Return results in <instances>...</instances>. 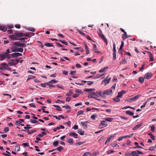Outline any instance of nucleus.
Wrapping results in <instances>:
<instances>
[{"label": "nucleus", "mask_w": 156, "mask_h": 156, "mask_svg": "<svg viewBox=\"0 0 156 156\" xmlns=\"http://www.w3.org/2000/svg\"><path fill=\"white\" fill-rule=\"evenodd\" d=\"M107 125L108 124L105 123V121L103 120L101 121V123L99 124L98 126L99 128H101L107 126Z\"/></svg>", "instance_id": "obj_5"}, {"label": "nucleus", "mask_w": 156, "mask_h": 156, "mask_svg": "<svg viewBox=\"0 0 156 156\" xmlns=\"http://www.w3.org/2000/svg\"><path fill=\"white\" fill-rule=\"evenodd\" d=\"M85 48L86 50V54L88 55L89 53V51L88 47L87 44H85Z\"/></svg>", "instance_id": "obj_23"}, {"label": "nucleus", "mask_w": 156, "mask_h": 156, "mask_svg": "<svg viewBox=\"0 0 156 156\" xmlns=\"http://www.w3.org/2000/svg\"><path fill=\"white\" fill-rule=\"evenodd\" d=\"M62 107L63 108H65L66 109L71 108V107L69 106H68V105L63 106H62Z\"/></svg>", "instance_id": "obj_61"}, {"label": "nucleus", "mask_w": 156, "mask_h": 156, "mask_svg": "<svg viewBox=\"0 0 156 156\" xmlns=\"http://www.w3.org/2000/svg\"><path fill=\"white\" fill-rule=\"evenodd\" d=\"M97 95L94 92H90L88 96L89 98H96L97 97Z\"/></svg>", "instance_id": "obj_7"}, {"label": "nucleus", "mask_w": 156, "mask_h": 156, "mask_svg": "<svg viewBox=\"0 0 156 156\" xmlns=\"http://www.w3.org/2000/svg\"><path fill=\"white\" fill-rule=\"evenodd\" d=\"M11 57V54L10 55H6V58H7L8 59H10Z\"/></svg>", "instance_id": "obj_59"}, {"label": "nucleus", "mask_w": 156, "mask_h": 156, "mask_svg": "<svg viewBox=\"0 0 156 156\" xmlns=\"http://www.w3.org/2000/svg\"><path fill=\"white\" fill-rule=\"evenodd\" d=\"M11 55L12 58H14L21 56L22 55V54L19 53H15L11 54Z\"/></svg>", "instance_id": "obj_10"}, {"label": "nucleus", "mask_w": 156, "mask_h": 156, "mask_svg": "<svg viewBox=\"0 0 156 156\" xmlns=\"http://www.w3.org/2000/svg\"><path fill=\"white\" fill-rule=\"evenodd\" d=\"M26 29L32 32H34L35 31V29L34 28L31 27H27L26 28Z\"/></svg>", "instance_id": "obj_22"}, {"label": "nucleus", "mask_w": 156, "mask_h": 156, "mask_svg": "<svg viewBox=\"0 0 156 156\" xmlns=\"http://www.w3.org/2000/svg\"><path fill=\"white\" fill-rule=\"evenodd\" d=\"M108 66L104 67L102 69L100 70H99V72L100 73H102L105 72V69H108Z\"/></svg>", "instance_id": "obj_29"}, {"label": "nucleus", "mask_w": 156, "mask_h": 156, "mask_svg": "<svg viewBox=\"0 0 156 156\" xmlns=\"http://www.w3.org/2000/svg\"><path fill=\"white\" fill-rule=\"evenodd\" d=\"M9 130V128L7 127H5V128L4 129V131L5 132V133H6L7 132H8Z\"/></svg>", "instance_id": "obj_57"}, {"label": "nucleus", "mask_w": 156, "mask_h": 156, "mask_svg": "<svg viewBox=\"0 0 156 156\" xmlns=\"http://www.w3.org/2000/svg\"><path fill=\"white\" fill-rule=\"evenodd\" d=\"M108 76L104 80H103L102 82V83H105L104 85L105 86L107 84H108L109 83V81L110 80L111 78L110 77V78H108Z\"/></svg>", "instance_id": "obj_8"}, {"label": "nucleus", "mask_w": 156, "mask_h": 156, "mask_svg": "<svg viewBox=\"0 0 156 156\" xmlns=\"http://www.w3.org/2000/svg\"><path fill=\"white\" fill-rule=\"evenodd\" d=\"M30 122L33 123H36L38 122V121L34 119H30Z\"/></svg>", "instance_id": "obj_45"}, {"label": "nucleus", "mask_w": 156, "mask_h": 156, "mask_svg": "<svg viewBox=\"0 0 156 156\" xmlns=\"http://www.w3.org/2000/svg\"><path fill=\"white\" fill-rule=\"evenodd\" d=\"M72 94H73V93L72 92V91L70 90L69 93H68L66 94V95L68 96H70Z\"/></svg>", "instance_id": "obj_48"}, {"label": "nucleus", "mask_w": 156, "mask_h": 156, "mask_svg": "<svg viewBox=\"0 0 156 156\" xmlns=\"http://www.w3.org/2000/svg\"><path fill=\"white\" fill-rule=\"evenodd\" d=\"M67 141L69 143L73 144V140L72 139L68 138L67 139Z\"/></svg>", "instance_id": "obj_36"}, {"label": "nucleus", "mask_w": 156, "mask_h": 156, "mask_svg": "<svg viewBox=\"0 0 156 156\" xmlns=\"http://www.w3.org/2000/svg\"><path fill=\"white\" fill-rule=\"evenodd\" d=\"M17 62H18L16 59H12L9 60L8 64L9 66H11L16 65Z\"/></svg>", "instance_id": "obj_4"}, {"label": "nucleus", "mask_w": 156, "mask_h": 156, "mask_svg": "<svg viewBox=\"0 0 156 156\" xmlns=\"http://www.w3.org/2000/svg\"><path fill=\"white\" fill-rule=\"evenodd\" d=\"M115 44L114 43L113 44V52H116V50L115 49Z\"/></svg>", "instance_id": "obj_53"}, {"label": "nucleus", "mask_w": 156, "mask_h": 156, "mask_svg": "<svg viewBox=\"0 0 156 156\" xmlns=\"http://www.w3.org/2000/svg\"><path fill=\"white\" fill-rule=\"evenodd\" d=\"M95 90V89L94 88H86L84 89V91L86 92H89L91 91H94Z\"/></svg>", "instance_id": "obj_26"}, {"label": "nucleus", "mask_w": 156, "mask_h": 156, "mask_svg": "<svg viewBox=\"0 0 156 156\" xmlns=\"http://www.w3.org/2000/svg\"><path fill=\"white\" fill-rule=\"evenodd\" d=\"M155 126L154 125H153L151 128V130L152 131H154V130Z\"/></svg>", "instance_id": "obj_63"}, {"label": "nucleus", "mask_w": 156, "mask_h": 156, "mask_svg": "<svg viewBox=\"0 0 156 156\" xmlns=\"http://www.w3.org/2000/svg\"><path fill=\"white\" fill-rule=\"evenodd\" d=\"M96 94L97 95V97H98V96L101 97H104L103 93L102 94V92L101 91H98L96 92Z\"/></svg>", "instance_id": "obj_17"}, {"label": "nucleus", "mask_w": 156, "mask_h": 156, "mask_svg": "<svg viewBox=\"0 0 156 156\" xmlns=\"http://www.w3.org/2000/svg\"><path fill=\"white\" fill-rule=\"evenodd\" d=\"M15 150L16 152L19 151L20 150V146L19 145H16L15 147Z\"/></svg>", "instance_id": "obj_33"}, {"label": "nucleus", "mask_w": 156, "mask_h": 156, "mask_svg": "<svg viewBox=\"0 0 156 156\" xmlns=\"http://www.w3.org/2000/svg\"><path fill=\"white\" fill-rule=\"evenodd\" d=\"M137 153V151H133L131 153V154L132 156H136Z\"/></svg>", "instance_id": "obj_38"}, {"label": "nucleus", "mask_w": 156, "mask_h": 156, "mask_svg": "<svg viewBox=\"0 0 156 156\" xmlns=\"http://www.w3.org/2000/svg\"><path fill=\"white\" fill-rule=\"evenodd\" d=\"M75 92L76 93H78L79 94H81L82 93V91L81 90L77 89L75 90Z\"/></svg>", "instance_id": "obj_54"}, {"label": "nucleus", "mask_w": 156, "mask_h": 156, "mask_svg": "<svg viewBox=\"0 0 156 156\" xmlns=\"http://www.w3.org/2000/svg\"><path fill=\"white\" fill-rule=\"evenodd\" d=\"M23 51V49L21 48H15L12 50V52H22Z\"/></svg>", "instance_id": "obj_9"}, {"label": "nucleus", "mask_w": 156, "mask_h": 156, "mask_svg": "<svg viewBox=\"0 0 156 156\" xmlns=\"http://www.w3.org/2000/svg\"><path fill=\"white\" fill-rule=\"evenodd\" d=\"M6 152L7 153V154L2 153V154H4L5 156H11V154L10 152H9V151H6Z\"/></svg>", "instance_id": "obj_39"}, {"label": "nucleus", "mask_w": 156, "mask_h": 156, "mask_svg": "<svg viewBox=\"0 0 156 156\" xmlns=\"http://www.w3.org/2000/svg\"><path fill=\"white\" fill-rule=\"evenodd\" d=\"M14 45L16 46L21 47H25L26 45H25L24 44L21 43L19 42H16L14 43Z\"/></svg>", "instance_id": "obj_6"}, {"label": "nucleus", "mask_w": 156, "mask_h": 156, "mask_svg": "<svg viewBox=\"0 0 156 156\" xmlns=\"http://www.w3.org/2000/svg\"><path fill=\"white\" fill-rule=\"evenodd\" d=\"M127 61L125 59H122L120 62V64H124L127 63Z\"/></svg>", "instance_id": "obj_31"}, {"label": "nucleus", "mask_w": 156, "mask_h": 156, "mask_svg": "<svg viewBox=\"0 0 156 156\" xmlns=\"http://www.w3.org/2000/svg\"><path fill=\"white\" fill-rule=\"evenodd\" d=\"M141 96V95H136V96H134V97L131 98L130 99V101H136L137 99H138L139 97H140Z\"/></svg>", "instance_id": "obj_19"}, {"label": "nucleus", "mask_w": 156, "mask_h": 156, "mask_svg": "<svg viewBox=\"0 0 156 156\" xmlns=\"http://www.w3.org/2000/svg\"><path fill=\"white\" fill-rule=\"evenodd\" d=\"M126 91L124 90H122L121 91L118 93L117 97L118 98H121L123 94H126Z\"/></svg>", "instance_id": "obj_13"}, {"label": "nucleus", "mask_w": 156, "mask_h": 156, "mask_svg": "<svg viewBox=\"0 0 156 156\" xmlns=\"http://www.w3.org/2000/svg\"><path fill=\"white\" fill-rule=\"evenodd\" d=\"M44 45L48 47H53V45L52 43H47L44 44Z\"/></svg>", "instance_id": "obj_27"}, {"label": "nucleus", "mask_w": 156, "mask_h": 156, "mask_svg": "<svg viewBox=\"0 0 156 156\" xmlns=\"http://www.w3.org/2000/svg\"><path fill=\"white\" fill-rule=\"evenodd\" d=\"M152 75L151 73H148L145 75L144 78L147 79H149L151 78Z\"/></svg>", "instance_id": "obj_14"}, {"label": "nucleus", "mask_w": 156, "mask_h": 156, "mask_svg": "<svg viewBox=\"0 0 156 156\" xmlns=\"http://www.w3.org/2000/svg\"><path fill=\"white\" fill-rule=\"evenodd\" d=\"M139 81L141 83H143L144 81V79L143 77H140L139 78Z\"/></svg>", "instance_id": "obj_40"}, {"label": "nucleus", "mask_w": 156, "mask_h": 156, "mask_svg": "<svg viewBox=\"0 0 156 156\" xmlns=\"http://www.w3.org/2000/svg\"><path fill=\"white\" fill-rule=\"evenodd\" d=\"M112 89H108L106 90L105 91L103 92L104 96H105V95H110L112 94Z\"/></svg>", "instance_id": "obj_11"}, {"label": "nucleus", "mask_w": 156, "mask_h": 156, "mask_svg": "<svg viewBox=\"0 0 156 156\" xmlns=\"http://www.w3.org/2000/svg\"><path fill=\"white\" fill-rule=\"evenodd\" d=\"M143 125V123H141L133 127V130H135L137 129H138L142 125Z\"/></svg>", "instance_id": "obj_16"}, {"label": "nucleus", "mask_w": 156, "mask_h": 156, "mask_svg": "<svg viewBox=\"0 0 156 156\" xmlns=\"http://www.w3.org/2000/svg\"><path fill=\"white\" fill-rule=\"evenodd\" d=\"M69 135L70 136H73V137L75 138H77L78 137V134L74 132H70L69 133Z\"/></svg>", "instance_id": "obj_15"}, {"label": "nucleus", "mask_w": 156, "mask_h": 156, "mask_svg": "<svg viewBox=\"0 0 156 156\" xmlns=\"http://www.w3.org/2000/svg\"><path fill=\"white\" fill-rule=\"evenodd\" d=\"M114 152V151H113L112 150H109L107 151L106 152V153L107 154H111L112 153H113Z\"/></svg>", "instance_id": "obj_49"}, {"label": "nucleus", "mask_w": 156, "mask_h": 156, "mask_svg": "<svg viewBox=\"0 0 156 156\" xmlns=\"http://www.w3.org/2000/svg\"><path fill=\"white\" fill-rule=\"evenodd\" d=\"M10 53V52L9 50V49L6 50L5 52H3V54H4L5 55H6L8 54L9 53Z\"/></svg>", "instance_id": "obj_51"}, {"label": "nucleus", "mask_w": 156, "mask_h": 156, "mask_svg": "<svg viewBox=\"0 0 156 156\" xmlns=\"http://www.w3.org/2000/svg\"><path fill=\"white\" fill-rule=\"evenodd\" d=\"M35 77V76H32V75H29L28 76V78H27V80L33 79Z\"/></svg>", "instance_id": "obj_44"}, {"label": "nucleus", "mask_w": 156, "mask_h": 156, "mask_svg": "<svg viewBox=\"0 0 156 156\" xmlns=\"http://www.w3.org/2000/svg\"><path fill=\"white\" fill-rule=\"evenodd\" d=\"M53 106L57 108L56 109L58 111H61L62 109L60 108V107L58 105H53Z\"/></svg>", "instance_id": "obj_35"}, {"label": "nucleus", "mask_w": 156, "mask_h": 156, "mask_svg": "<svg viewBox=\"0 0 156 156\" xmlns=\"http://www.w3.org/2000/svg\"><path fill=\"white\" fill-rule=\"evenodd\" d=\"M105 121L111 122L113 121V118H107L105 119Z\"/></svg>", "instance_id": "obj_34"}, {"label": "nucleus", "mask_w": 156, "mask_h": 156, "mask_svg": "<svg viewBox=\"0 0 156 156\" xmlns=\"http://www.w3.org/2000/svg\"><path fill=\"white\" fill-rule=\"evenodd\" d=\"M115 136V134H114L111 135L108 138L105 142V144H106L107 143H109L110 140L113 137Z\"/></svg>", "instance_id": "obj_12"}, {"label": "nucleus", "mask_w": 156, "mask_h": 156, "mask_svg": "<svg viewBox=\"0 0 156 156\" xmlns=\"http://www.w3.org/2000/svg\"><path fill=\"white\" fill-rule=\"evenodd\" d=\"M91 153L90 152H87L84 154L83 155H84V156H88L89 155L91 154Z\"/></svg>", "instance_id": "obj_62"}, {"label": "nucleus", "mask_w": 156, "mask_h": 156, "mask_svg": "<svg viewBox=\"0 0 156 156\" xmlns=\"http://www.w3.org/2000/svg\"><path fill=\"white\" fill-rule=\"evenodd\" d=\"M50 82L51 84H55L58 82V81L55 80H51Z\"/></svg>", "instance_id": "obj_42"}, {"label": "nucleus", "mask_w": 156, "mask_h": 156, "mask_svg": "<svg viewBox=\"0 0 156 156\" xmlns=\"http://www.w3.org/2000/svg\"><path fill=\"white\" fill-rule=\"evenodd\" d=\"M36 131V130H28L27 131V132L29 134H30Z\"/></svg>", "instance_id": "obj_46"}, {"label": "nucleus", "mask_w": 156, "mask_h": 156, "mask_svg": "<svg viewBox=\"0 0 156 156\" xmlns=\"http://www.w3.org/2000/svg\"><path fill=\"white\" fill-rule=\"evenodd\" d=\"M59 41L62 44H65L66 45H68V44L65 41L60 40Z\"/></svg>", "instance_id": "obj_52"}, {"label": "nucleus", "mask_w": 156, "mask_h": 156, "mask_svg": "<svg viewBox=\"0 0 156 156\" xmlns=\"http://www.w3.org/2000/svg\"><path fill=\"white\" fill-rule=\"evenodd\" d=\"M126 113L127 114L131 116L133 115L134 114L133 112L129 111H126Z\"/></svg>", "instance_id": "obj_30"}, {"label": "nucleus", "mask_w": 156, "mask_h": 156, "mask_svg": "<svg viewBox=\"0 0 156 156\" xmlns=\"http://www.w3.org/2000/svg\"><path fill=\"white\" fill-rule=\"evenodd\" d=\"M9 65L5 63H1L0 65V70H8L10 69L9 68H7Z\"/></svg>", "instance_id": "obj_2"}, {"label": "nucleus", "mask_w": 156, "mask_h": 156, "mask_svg": "<svg viewBox=\"0 0 156 156\" xmlns=\"http://www.w3.org/2000/svg\"><path fill=\"white\" fill-rule=\"evenodd\" d=\"M84 131L79 130L78 133L80 135H84Z\"/></svg>", "instance_id": "obj_55"}, {"label": "nucleus", "mask_w": 156, "mask_h": 156, "mask_svg": "<svg viewBox=\"0 0 156 156\" xmlns=\"http://www.w3.org/2000/svg\"><path fill=\"white\" fill-rule=\"evenodd\" d=\"M21 122L19 120H17L16 121V123L17 125H19L20 124Z\"/></svg>", "instance_id": "obj_64"}, {"label": "nucleus", "mask_w": 156, "mask_h": 156, "mask_svg": "<svg viewBox=\"0 0 156 156\" xmlns=\"http://www.w3.org/2000/svg\"><path fill=\"white\" fill-rule=\"evenodd\" d=\"M59 142L58 141L54 142L53 143V145L55 146H57L58 145Z\"/></svg>", "instance_id": "obj_41"}, {"label": "nucleus", "mask_w": 156, "mask_h": 156, "mask_svg": "<svg viewBox=\"0 0 156 156\" xmlns=\"http://www.w3.org/2000/svg\"><path fill=\"white\" fill-rule=\"evenodd\" d=\"M63 147L62 146H59L57 148H56V150H57L58 151H61L63 149Z\"/></svg>", "instance_id": "obj_47"}, {"label": "nucleus", "mask_w": 156, "mask_h": 156, "mask_svg": "<svg viewBox=\"0 0 156 156\" xmlns=\"http://www.w3.org/2000/svg\"><path fill=\"white\" fill-rule=\"evenodd\" d=\"M80 123L82 125L83 127V128L84 129H86L87 128V125L86 124L84 123V122H80Z\"/></svg>", "instance_id": "obj_25"}, {"label": "nucleus", "mask_w": 156, "mask_h": 156, "mask_svg": "<svg viewBox=\"0 0 156 156\" xmlns=\"http://www.w3.org/2000/svg\"><path fill=\"white\" fill-rule=\"evenodd\" d=\"M83 114V111L81 110L78 112L77 113V115H82Z\"/></svg>", "instance_id": "obj_43"}, {"label": "nucleus", "mask_w": 156, "mask_h": 156, "mask_svg": "<svg viewBox=\"0 0 156 156\" xmlns=\"http://www.w3.org/2000/svg\"><path fill=\"white\" fill-rule=\"evenodd\" d=\"M23 34L21 33H16V35L17 36L14 35H11L10 36V38L13 40H16L17 36L21 37L23 36Z\"/></svg>", "instance_id": "obj_3"}, {"label": "nucleus", "mask_w": 156, "mask_h": 156, "mask_svg": "<svg viewBox=\"0 0 156 156\" xmlns=\"http://www.w3.org/2000/svg\"><path fill=\"white\" fill-rule=\"evenodd\" d=\"M111 146L113 147H115L117 146L119 147V145H118L117 143L114 142L112 143L111 144Z\"/></svg>", "instance_id": "obj_28"}, {"label": "nucleus", "mask_w": 156, "mask_h": 156, "mask_svg": "<svg viewBox=\"0 0 156 156\" xmlns=\"http://www.w3.org/2000/svg\"><path fill=\"white\" fill-rule=\"evenodd\" d=\"M122 37L123 40L124 41L125 40L128 38L127 33L126 32L122 35Z\"/></svg>", "instance_id": "obj_21"}, {"label": "nucleus", "mask_w": 156, "mask_h": 156, "mask_svg": "<svg viewBox=\"0 0 156 156\" xmlns=\"http://www.w3.org/2000/svg\"><path fill=\"white\" fill-rule=\"evenodd\" d=\"M113 60H115L116 58V52H113Z\"/></svg>", "instance_id": "obj_56"}, {"label": "nucleus", "mask_w": 156, "mask_h": 156, "mask_svg": "<svg viewBox=\"0 0 156 156\" xmlns=\"http://www.w3.org/2000/svg\"><path fill=\"white\" fill-rule=\"evenodd\" d=\"M99 31L98 32V33L99 36L104 41L106 44H108V41L106 38L105 37L104 35L103 34L102 32L100 29H98Z\"/></svg>", "instance_id": "obj_1"}, {"label": "nucleus", "mask_w": 156, "mask_h": 156, "mask_svg": "<svg viewBox=\"0 0 156 156\" xmlns=\"http://www.w3.org/2000/svg\"><path fill=\"white\" fill-rule=\"evenodd\" d=\"M97 46L96 45V44H93V49L94 52L95 51H96L97 50Z\"/></svg>", "instance_id": "obj_37"}, {"label": "nucleus", "mask_w": 156, "mask_h": 156, "mask_svg": "<svg viewBox=\"0 0 156 156\" xmlns=\"http://www.w3.org/2000/svg\"><path fill=\"white\" fill-rule=\"evenodd\" d=\"M84 143H85L84 142H78L76 143L75 144V145L76 146H79V145H81V144H83Z\"/></svg>", "instance_id": "obj_50"}, {"label": "nucleus", "mask_w": 156, "mask_h": 156, "mask_svg": "<svg viewBox=\"0 0 156 156\" xmlns=\"http://www.w3.org/2000/svg\"><path fill=\"white\" fill-rule=\"evenodd\" d=\"M121 45L119 48L120 50L121 49V48L123 47V46L124 45V43L123 41H121Z\"/></svg>", "instance_id": "obj_60"}, {"label": "nucleus", "mask_w": 156, "mask_h": 156, "mask_svg": "<svg viewBox=\"0 0 156 156\" xmlns=\"http://www.w3.org/2000/svg\"><path fill=\"white\" fill-rule=\"evenodd\" d=\"M98 117V115L94 114L91 116V118L93 120H95L96 118Z\"/></svg>", "instance_id": "obj_32"}, {"label": "nucleus", "mask_w": 156, "mask_h": 156, "mask_svg": "<svg viewBox=\"0 0 156 156\" xmlns=\"http://www.w3.org/2000/svg\"><path fill=\"white\" fill-rule=\"evenodd\" d=\"M6 58V55L3 53L2 54H0V60H4Z\"/></svg>", "instance_id": "obj_18"}, {"label": "nucleus", "mask_w": 156, "mask_h": 156, "mask_svg": "<svg viewBox=\"0 0 156 156\" xmlns=\"http://www.w3.org/2000/svg\"><path fill=\"white\" fill-rule=\"evenodd\" d=\"M112 100L115 102H119L120 101V99H119V98H118L117 96L116 98H112Z\"/></svg>", "instance_id": "obj_24"}, {"label": "nucleus", "mask_w": 156, "mask_h": 156, "mask_svg": "<svg viewBox=\"0 0 156 156\" xmlns=\"http://www.w3.org/2000/svg\"><path fill=\"white\" fill-rule=\"evenodd\" d=\"M0 30L4 32L7 30L6 27L4 25H2L0 26Z\"/></svg>", "instance_id": "obj_20"}, {"label": "nucleus", "mask_w": 156, "mask_h": 156, "mask_svg": "<svg viewBox=\"0 0 156 156\" xmlns=\"http://www.w3.org/2000/svg\"><path fill=\"white\" fill-rule=\"evenodd\" d=\"M22 145L24 146L25 147H28L29 146V144L28 143H23Z\"/></svg>", "instance_id": "obj_58"}]
</instances>
